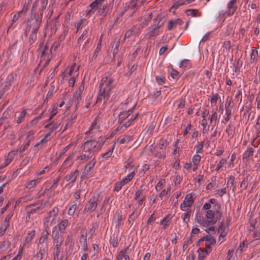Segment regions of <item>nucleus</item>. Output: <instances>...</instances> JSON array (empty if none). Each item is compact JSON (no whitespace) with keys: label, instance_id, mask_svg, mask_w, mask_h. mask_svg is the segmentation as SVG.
<instances>
[{"label":"nucleus","instance_id":"b1692460","mask_svg":"<svg viewBox=\"0 0 260 260\" xmlns=\"http://www.w3.org/2000/svg\"><path fill=\"white\" fill-rule=\"evenodd\" d=\"M195 220L199 224H200L201 226L205 227L206 229L208 228V223L206 219H204L199 212H198L196 213Z\"/></svg>","mask_w":260,"mask_h":260},{"label":"nucleus","instance_id":"0e129e2a","mask_svg":"<svg viewBox=\"0 0 260 260\" xmlns=\"http://www.w3.org/2000/svg\"><path fill=\"white\" fill-rule=\"evenodd\" d=\"M76 118V117L75 116H72L71 117V118L68 120L67 123H66V126L62 131L63 132L64 131L68 126H71L75 122Z\"/></svg>","mask_w":260,"mask_h":260},{"label":"nucleus","instance_id":"393cba45","mask_svg":"<svg viewBox=\"0 0 260 260\" xmlns=\"http://www.w3.org/2000/svg\"><path fill=\"white\" fill-rule=\"evenodd\" d=\"M46 254L47 252L45 248L41 246L38 252L31 257L30 260H41Z\"/></svg>","mask_w":260,"mask_h":260},{"label":"nucleus","instance_id":"58836bf2","mask_svg":"<svg viewBox=\"0 0 260 260\" xmlns=\"http://www.w3.org/2000/svg\"><path fill=\"white\" fill-rule=\"evenodd\" d=\"M126 183H127L123 179H121L119 182H116L114 185V190L118 191L121 189L122 187Z\"/></svg>","mask_w":260,"mask_h":260},{"label":"nucleus","instance_id":"a211bd4d","mask_svg":"<svg viewBox=\"0 0 260 260\" xmlns=\"http://www.w3.org/2000/svg\"><path fill=\"white\" fill-rule=\"evenodd\" d=\"M237 0H230L227 4L228 15H233L236 12L237 6L236 5Z\"/></svg>","mask_w":260,"mask_h":260},{"label":"nucleus","instance_id":"ea45409f","mask_svg":"<svg viewBox=\"0 0 260 260\" xmlns=\"http://www.w3.org/2000/svg\"><path fill=\"white\" fill-rule=\"evenodd\" d=\"M101 49V43H99L96 46V47L94 51L93 54L90 57V59L91 61H93L97 57L98 54Z\"/></svg>","mask_w":260,"mask_h":260},{"label":"nucleus","instance_id":"de8ad7c7","mask_svg":"<svg viewBox=\"0 0 260 260\" xmlns=\"http://www.w3.org/2000/svg\"><path fill=\"white\" fill-rule=\"evenodd\" d=\"M186 212L183 213L182 215V218L183 220V222L186 223H187L188 221L189 220V218L190 217V215L191 213V210H187L185 211Z\"/></svg>","mask_w":260,"mask_h":260},{"label":"nucleus","instance_id":"dca6fc26","mask_svg":"<svg viewBox=\"0 0 260 260\" xmlns=\"http://www.w3.org/2000/svg\"><path fill=\"white\" fill-rule=\"evenodd\" d=\"M52 238L54 243H62L63 241V235L62 234L59 233L58 231H57V226H54L53 228Z\"/></svg>","mask_w":260,"mask_h":260},{"label":"nucleus","instance_id":"bf43d9fd","mask_svg":"<svg viewBox=\"0 0 260 260\" xmlns=\"http://www.w3.org/2000/svg\"><path fill=\"white\" fill-rule=\"evenodd\" d=\"M129 117L128 115L125 112L120 113L118 118V122L122 123V122L125 120L127 118Z\"/></svg>","mask_w":260,"mask_h":260},{"label":"nucleus","instance_id":"72a5a7b5","mask_svg":"<svg viewBox=\"0 0 260 260\" xmlns=\"http://www.w3.org/2000/svg\"><path fill=\"white\" fill-rule=\"evenodd\" d=\"M179 67L180 68L185 70L190 68L191 64L189 60L185 59H183L180 62Z\"/></svg>","mask_w":260,"mask_h":260},{"label":"nucleus","instance_id":"69168bd1","mask_svg":"<svg viewBox=\"0 0 260 260\" xmlns=\"http://www.w3.org/2000/svg\"><path fill=\"white\" fill-rule=\"evenodd\" d=\"M201 157L200 155L197 154L193 156L192 158V162L193 164H200Z\"/></svg>","mask_w":260,"mask_h":260},{"label":"nucleus","instance_id":"c9c22d12","mask_svg":"<svg viewBox=\"0 0 260 260\" xmlns=\"http://www.w3.org/2000/svg\"><path fill=\"white\" fill-rule=\"evenodd\" d=\"M60 123L58 122L52 121L51 123L46 125V127L49 128L50 130V133L56 129L59 126Z\"/></svg>","mask_w":260,"mask_h":260},{"label":"nucleus","instance_id":"9b49d317","mask_svg":"<svg viewBox=\"0 0 260 260\" xmlns=\"http://www.w3.org/2000/svg\"><path fill=\"white\" fill-rule=\"evenodd\" d=\"M75 155V153L72 152L64 160L61 166L60 167L58 171L62 172L64 170L68 169L72 166L74 164L73 158Z\"/></svg>","mask_w":260,"mask_h":260},{"label":"nucleus","instance_id":"4be33fe9","mask_svg":"<svg viewBox=\"0 0 260 260\" xmlns=\"http://www.w3.org/2000/svg\"><path fill=\"white\" fill-rule=\"evenodd\" d=\"M95 156L94 154H85V153H81L80 155H79L77 159V161H79V163L81 164L84 162H89L91 160V159Z\"/></svg>","mask_w":260,"mask_h":260},{"label":"nucleus","instance_id":"4d7b16f0","mask_svg":"<svg viewBox=\"0 0 260 260\" xmlns=\"http://www.w3.org/2000/svg\"><path fill=\"white\" fill-rule=\"evenodd\" d=\"M134 161L133 158L129 157L125 162L124 168L127 169L133 168L134 165H132Z\"/></svg>","mask_w":260,"mask_h":260},{"label":"nucleus","instance_id":"412c9836","mask_svg":"<svg viewBox=\"0 0 260 260\" xmlns=\"http://www.w3.org/2000/svg\"><path fill=\"white\" fill-rule=\"evenodd\" d=\"M79 243L81 249L84 251H87L88 249V244L87 241V233L85 235H81L79 238Z\"/></svg>","mask_w":260,"mask_h":260},{"label":"nucleus","instance_id":"cd10ccee","mask_svg":"<svg viewBox=\"0 0 260 260\" xmlns=\"http://www.w3.org/2000/svg\"><path fill=\"white\" fill-rule=\"evenodd\" d=\"M54 213L52 212V210L49 212L46 217L44 218L43 220L44 225L45 227V231L48 230L49 229V222L50 218L53 217Z\"/></svg>","mask_w":260,"mask_h":260},{"label":"nucleus","instance_id":"a878e982","mask_svg":"<svg viewBox=\"0 0 260 260\" xmlns=\"http://www.w3.org/2000/svg\"><path fill=\"white\" fill-rule=\"evenodd\" d=\"M172 216L170 214L166 215L162 220H161L160 222V224L161 225L162 229L163 230H165L167 229L169 225L170 224L171 222Z\"/></svg>","mask_w":260,"mask_h":260},{"label":"nucleus","instance_id":"1a4fd4ad","mask_svg":"<svg viewBox=\"0 0 260 260\" xmlns=\"http://www.w3.org/2000/svg\"><path fill=\"white\" fill-rule=\"evenodd\" d=\"M100 201L101 199L99 197H92L86 205L84 210L90 212L94 211L96 208L98 203L100 202Z\"/></svg>","mask_w":260,"mask_h":260},{"label":"nucleus","instance_id":"2eb2a0df","mask_svg":"<svg viewBox=\"0 0 260 260\" xmlns=\"http://www.w3.org/2000/svg\"><path fill=\"white\" fill-rule=\"evenodd\" d=\"M78 174L79 171L78 170H76L75 171H71L69 174L67 175L64 177V180L66 181L70 182L68 185H72L75 182L78 176Z\"/></svg>","mask_w":260,"mask_h":260},{"label":"nucleus","instance_id":"37998d69","mask_svg":"<svg viewBox=\"0 0 260 260\" xmlns=\"http://www.w3.org/2000/svg\"><path fill=\"white\" fill-rule=\"evenodd\" d=\"M248 184V177L246 176L244 177L240 184V187L241 188V190L246 189L247 188Z\"/></svg>","mask_w":260,"mask_h":260},{"label":"nucleus","instance_id":"603ef678","mask_svg":"<svg viewBox=\"0 0 260 260\" xmlns=\"http://www.w3.org/2000/svg\"><path fill=\"white\" fill-rule=\"evenodd\" d=\"M217 113L216 111H214L213 112L211 116L209 118L210 120V124L215 125L216 123V121L217 120Z\"/></svg>","mask_w":260,"mask_h":260},{"label":"nucleus","instance_id":"f8f14e48","mask_svg":"<svg viewBox=\"0 0 260 260\" xmlns=\"http://www.w3.org/2000/svg\"><path fill=\"white\" fill-rule=\"evenodd\" d=\"M258 52L256 48L252 47L251 48V52L249 54L250 58L248 62V65H255L256 64L258 60Z\"/></svg>","mask_w":260,"mask_h":260},{"label":"nucleus","instance_id":"5fc2aeb1","mask_svg":"<svg viewBox=\"0 0 260 260\" xmlns=\"http://www.w3.org/2000/svg\"><path fill=\"white\" fill-rule=\"evenodd\" d=\"M219 98V95L218 93H214L212 92V95L210 100L211 104L216 105Z\"/></svg>","mask_w":260,"mask_h":260},{"label":"nucleus","instance_id":"f257e3e1","mask_svg":"<svg viewBox=\"0 0 260 260\" xmlns=\"http://www.w3.org/2000/svg\"><path fill=\"white\" fill-rule=\"evenodd\" d=\"M202 208L204 210L205 217L208 226L205 231L208 234L213 233L215 232L214 225L220 221L222 216L220 207L217 203L216 199L212 198L204 203Z\"/></svg>","mask_w":260,"mask_h":260},{"label":"nucleus","instance_id":"f3484780","mask_svg":"<svg viewBox=\"0 0 260 260\" xmlns=\"http://www.w3.org/2000/svg\"><path fill=\"white\" fill-rule=\"evenodd\" d=\"M142 3V2L140 0H132L125 4V10L129 9L136 10L141 5Z\"/></svg>","mask_w":260,"mask_h":260},{"label":"nucleus","instance_id":"423d86ee","mask_svg":"<svg viewBox=\"0 0 260 260\" xmlns=\"http://www.w3.org/2000/svg\"><path fill=\"white\" fill-rule=\"evenodd\" d=\"M100 125V120L96 117L92 122L88 130L85 133L86 135H90L92 134H95V135L97 134L98 136H100L101 133Z\"/></svg>","mask_w":260,"mask_h":260},{"label":"nucleus","instance_id":"a18cd8bd","mask_svg":"<svg viewBox=\"0 0 260 260\" xmlns=\"http://www.w3.org/2000/svg\"><path fill=\"white\" fill-rule=\"evenodd\" d=\"M26 111L25 110H22L20 113L18 117L16 122L18 124L21 123L22 122H23L24 120L25 117L26 115Z\"/></svg>","mask_w":260,"mask_h":260},{"label":"nucleus","instance_id":"a19ab883","mask_svg":"<svg viewBox=\"0 0 260 260\" xmlns=\"http://www.w3.org/2000/svg\"><path fill=\"white\" fill-rule=\"evenodd\" d=\"M138 113H137L134 116H133L128 121L124 123L122 126H123L125 128L128 127L132 124L134 121L138 117Z\"/></svg>","mask_w":260,"mask_h":260},{"label":"nucleus","instance_id":"20e7f679","mask_svg":"<svg viewBox=\"0 0 260 260\" xmlns=\"http://www.w3.org/2000/svg\"><path fill=\"white\" fill-rule=\"evenodd\" d=\"M42 20V13L41 14V16L37 18L36 20L35 23L32 29V32L29 36V42L32 44L37 39V32L41 25Z\"/></svg>","mask_w":260,"mask_h":260},{"label":"nucleus","instance_id":"09e8293b","mask_svg":"<svg viewBox=\"0 0 260 260\" xmlns=\"http://www.w3.org/2000/svg\"><path fill=\"white\" fill-rule=\"evenodd\" d=\"M144 17H145L144 19V21L145 22H142L143 25H142V27H143L144 25H146L147 24V23L150 21V20L152 18V13H150L149 12H146Z\"/></svg>","mask_w":260,"mask_h":260},{"label":"nucleus","instance_id":"e2e57ef3","mask_svg":"<svg viewBox=\"0 0 260 260\" xmlns=\"http://www.w3.org/2000/svg\"><path fill=\"white\" fill-rule=\"evenodd\" d=\"M9 223L4 221L1 227L0 234H1L2 235L4 234V233L6 232L9 226Z\"/></svg>","mask_w":260,"mask_h":260},{"label":"nucleus","instance_id":"680f3d73","mask_svg":"<svg viewBox=\"0 0 260 260\" xmlns=\"http://www.w3.org/2000/svg\"><path fill=\"white\" fill-rule=\"evenodd\" d=\"M77 204H74L72 205L69 208L68 211V213L70 216H73L74 215L75 212L77 209Z\"/></svg>","mask_w":260,"mask_h":260},{"label":"nucleus","instance_id":"9d476101","mask_svg":"<svg viewBox=\"0 0 260 260\" xmlns=\"http://www.w3.org/2000/svg\"><path fill=\"white\" fill-rule=\"evenodd\" d=\"M95 163V156H93V157L91 159V160L88 162L84 167L82 173V178L86 177L89 174L92 169L94 167Z\"/></svg>","mask_w":260,"mask_h":260},{"label":"nucleus","instance_id":"774afa93","mask_svg":"<svg viewBox=\"0 0 260 260\" xmlns=\"http://www.w3.org/2000/svg\"><path fill=\"white\" fill-rule=\"evenodd\" d=\"M222 47L224 50H226L227 52H229L231 47V42L230 41H224L223 43Z\"/></svg>","mask_w":260,"mask_h":260},{"label":"nucleus","instance_id":"f704fd0d","mask_svg":"<svg viewBox=\"0 0 260 260\" xmlns=\"http://www.w3.org/2000/svg\"><path fill=\"white\" fill-rule=\"evenodd\" d=\"M40 119V117H37L36 118L32 119L29 123L26 124L25 126L23 127V132L26 131L28 129L30 128L32 125L37 123Z\"/></svg>","mask_w":260,"mask_h":260},{"label":"nucleus","instance_id":"473e14b6","mask_svg":"<svg viewBox=\"0 0 260 260\" xmlns=\"http://www.w3.org/2000/svg\"><path fill=\"white\" fill-rule=\"evenodd\" d=\"M76 66L75 63H74L72 66H71L69 68V69H67L64 71V72L62 73L61 76L62 77V78L64 79L65 77L70 76L72 75L74 71V68Z\"/></svg>","mask_w":260,"mask_h":260},{"label":"nucleus","instance_id":"bb28decb","mask_svg":"<svg viewBox=\"0 0 260 260\" xmlns=\"http://www.w3.org/2000/svg\"><path fill=\"white\" fill-rule=\"evenodd\" d=\"M193 1L194 0H177L173 3L172 8L177 9L181 6L189 4Z\"/></svg>","mask_w":260,"mask_h":260},{"label":"nucleus","instance_id":"4c0bfd02","mask_svg":"<svg viewBox=\"0 0 260 260\" xmlns=\"http://www.w3.org/2000/svg\"><path fill=\"white\" fill-rule=\"evenodd\" d=\"M254 150V149L252 147H248L243 155V159L244 160L247 159L250 156L253 155Z\"/></svg>","mask_w":260,"mask_h":260},{"label":"nucleus","instance_id":"7ed1b4c3","mask_svg":"<svg viewBox=\"0 0 260 260\" xmlns=\"http://www.w3.org/2000/svg\"><path fill=\"white\" fill-rule=\"evenodd\" d=\"M102 145V144H99L98 141L92 140L87 141L84 143L83 149L85 152H90L91 153L90 154H91V153H93L95 151H98L100 149Z\"/></svg>","mask_w":260,"mask_h":260},{"label":"nucleus","instance_id":"052dcab7","mask_svg":"<svg viewBox=\"0 0 260 260\" xmlns=\"http://www.w3.org/2000/svg\"><path fill=\"white\" fill-rule=\"evenodd\" d=\"M35 235V231H31L27 234V235L25 238V241L26 243H28L31 241Z\"/></svg>","mask_w":260,"mask_h":260},{"label":"nucleus","instance_id":"338daca9","mask_svg":"<svg viewBox=\"0 0 260 260\" xmlns=\"http://www.w3.org/2000/svg\"><path fill=\"white\" fill-rule=\"evenodd\" d=\"M171 188L170 186L168 187L167 189H166V188L164 189L161 191V192L159 193V197L160 199H162V198L165 196L167 195L171 191Z\"/></svg>","mask_w":260,"mask_h":260},{"label":"nucleus","instance_id":"c756f323","mask_svg":"<svg viewBox=\"0 0 260 260\" xmlns=\"http://www.w3.org/2000/svg\"><path fill=\"white\" fill-rule=\"evenodd\" d=\"M143 191V185H141L139 188H137L134 194V200H137L139 198L143 197V196H146L144 195Z\"/></svg>","mask_w":260,"mask_h":260},{"label":"nucleus","instance_id":"4468645a","mask_svg":"<svg viewBox=\"0 0 260 260\" xmlns=\"http://www.w3.org/2000/svg\"><path fill=\"white\" fill-rule=\"evenodd\" d=\"M21 137L26 136L25 141L30 142L35 138V135L36 133V129L34 128H29L28 130L23 132V127L20 130Z\"/></svg>","mask_w":260,"mask_h":260},{"label":"nucleus","instance_id":"6e6552de","mask_svg":"<svg viewBox=\"0 0 260 260\" xmlns=\"http://www.w3.org/2000/svg\"><path fill=\"white\" fill-rule=\"evenodd\" d=\"M132 252V249L129 247L118 251L116 254V258L118 260H130L129 254Z\"/></svg>","mask_w":260,"mask_h":260},{"label":"nucleus","instance_id":"c03bdc74","mask_svg":"<svg viewBox=\"0 0 260 260\" xmlns=\"http://www.w3.org/2000/svg\"><path fill=\"white\" fill-rule=\"evenodd\" d=\"M110 243L113 247H116L118 243V239L117 236L113 234L110 239Z\"/></svg>","mask_w":260,"mask_h":260},{"label":"nucleus","instance_id":"13d9d810","mask_svg":"<svg viewBox=\"0 0 260 260\" xmlns=\"http://www.w3.org/2000/svg\"><path fill=\"white\" fill-rule=\"evenodd\" d=\"M226 162V159L222 158L219 162L217 164L215 168V171L218 172L223 166Z\"/></svg>","mask_w":260,"mask_h":260},{"label":"nucleus","instance_id":"864d4df0","mask_svg":"<svg viewBox=\"0 0 260 260\" xmlns=\"http://www.w3.org/2000/svg\"><path fill=\"white\" fill-rule=\"evenodd\" d=\"M167 144L168 142L166 140H160L158 143L159 149L166 151V148Z\"/></svg>","mask_w":260,"mask_h":260},{"label":"nucleus","instance_id":"3c124183","mask_svg":"<svg viewBox=\"0 0 260 260\" xmlns=\"http://www.w3.org/2000/svg\"><path fill=\"white\" fill-rule=\"evenodd\" d=\"M170 76L174 80H176L179 77V73L174 69H171L170 71Z\"/></svg>","mask_w":260,"mask_h":260},{"label":"nucleus","instance_id":"6ab92c4d","mask_svg":"<svg viewBox=\"0 0 260 260\" xmlns=\"http://www.w3.org/2000/svg\"><path fill=\"white\" fill-rule=\"evenodd\" d=\"M84 89V85L82 83L79 87L78 90L74 93L73 100L76 104H79L81 100L82 93Z\"/></svg>","mask_w":260,"mask_h":260},{"label":"nucleus","instance_id":"e433bc0d","mask_svg":"<svg viewBox=\"0 0 260 260\" xmlns=\"http://www.w3.org/2000/svg\"><path fill=\"white\" fill-rule=\"evenodd\" d=\"M115 147V144H113L111 147L110 149H109L108 151L102 154L101 155V156L104 159H107L108 158H109L110 156H111Z\"/></svg>","mask_w":260,"mask_h":260},{"label":"nucleus","instance_id":"79ce46f5","mask_svg":"<svg viewBox=\"0 0 260 260\" xmlns=\"http://www.w3.org/2000/svg\"><path fill=\"white\" fill-rule=\"evenodd\" d=\"M203 145V142H198L197 143L196 145L194 147V150L197 154L202 152Z\"/></svg>","mask_w":260,"mask_h":260},{"label":"nucleus","instance_id":"39448f33","mask_svg":"<svg viewBox=\"0 0 260 260\" xmlns=\"http://www.w3.org/2000/svg\"><path fill=\"white\" fill-rule=\"evenodd\" d=\"M194 200L191 193L187 194L185 198L180 205V208L182 211L191 210L190 208L192 206Z\"/></svg>","mask_w":260,"mask_h":260},{"label":"nucleus","instance_id":"ddd939ff","mask_svg":"<svg viewBox=\"0 0 260 260\" xmlns=\"http://www.w3.org/2000/svg\"><path fill=\"white\" fill-rule=\"evenodd\" d=\"M104 1V0H95L92 2L89 5L90 9L87 12L86 16L89 17L102 5Z\"/></svg>","mask_w":260,"mask_h":260},{"label":"nucleus","instance_id":"6e6d98bb","mask_svg":"<svg viewBox=\"0 0 260 260\" xmlns=\"http://www.w3.org/2000/svg\"><path fill=\"white\" fill-rule=\"evenodd\" d=\"M50 171V168L48 166L43 168L42 170H38L36 172V175L37 176V178L39 177L40 176H41L46 173H48Z\"/></svg>","mask_w":260,"mask_h":260},{"label":"nucleus","instance_id":"2f4dec72","mask_svg":"<svg viewBox=\"0 0 260 260\" xmlns=\"http://www.w3.org/2000/svg\"><path fill=\"white\" fill-rule=\"evenodd\" d=\"M41 177H38L37 179L27 181L25 184V187L27 188H31L35 186L41 181Z\"/></svg>","mask_w":260,"mask_h":260},{"label":"nucleus","instance_id":"c85d7f7f","mask_svg":"<svg viewBox=\"0 0 260 260\" xmlns=\"http://www.w3.org/2000/svg\"><path fill=\"white\" fill-rule=\"evenodd\" d=\"M52 212L54 213V214L53 215L52 219H51L50 223H49V226H53L54 224H55L58 221L57 219L58 216V209L57 207H54L52 209Z\"/></svg>","mask_w":260,"mask_h":260},{"label":"nucleus","instance_id":"7c9ffc66","mask_svg":"<svg viewBox=\"0 0 260 260\" xmlns=\"http://www.w3.org/2000/svg\"><path fill=\"white\" fill-rule=\"evenodd\" d=\"M63 252V249H53V257L54 260H62L63 255L61 254Z\"/></svg>","mask_w":260,"mask_h":260},{"label":"nucleus","instance_id":"0eeeda50","mask_svg":"<svg viewBox=\"0 0 260 260\" xmlns=\"http://www.w3.org/2000/svg\"><path fill=\"white\" fill-rule=\"evenodd\" d=\"M201 241H205V248L204 249L203 252H205L206 254L209 253L211 250V246L215 245L216 244V240L214 238L212 237H204L203 238L200 239Z\"/></svg>","mask_w":260,"mask_h":260},{"label":"nucleus","instance_id":"8fccbe9b","mask_svg":"<svg viewBox=\"0 0 260 260\" xmlns=\"http://www.w3.org/2000/svg\"><path fill=\"white\" fill-rule=\"evenodd\" d=\"M153 154L155 157L161 158L166 157V151L161 150H156L153 152Z\"/></svg>","mask_w":260,"mask_h":260},{"label":"nucleus","instance_id":"49530a36","mask_svg":"<svg viewBox=\"0 0 260 260\" xmlns=\"http://www.w3.org/2000/svg\"><path fill=\"white\" fill-rule=\"evenodd\" d=\"M14 154V152H10L8 155L7 158L5 159V162L2 165V168H4L8 166L12 161V157Z\"/></svg>","mask_w":260,"mask_h":260},{"label":"nucleus","instance_id":"f03ea898","mask_svg":"<svg viewBox=\"0 0 260 260\" xmlns=\"http://www.w3.org/2000/svg\"><path fill=\"white\" fill-rule=\"evenodd\" d=\"M115 83L111 77L105 76L103 77L99 85L100 91L98 96V100L104 99L107 101L111 94V90L115 87Z\"/></svg>","mask_w":260,"mask_h":260},{"label":"nucleus","instance_id":"aec40b11","mask_svg":"<svg viewBox=\"0 0 260 260\" xmlns=\"http://www.w3.org/2000/svg\"><path fill=\"white\" fill-rule=\"evenodd\" d=\"M69 225V222L68 219H64L61 220L57 225V229L59 233L63 234L65 232V230L66 228H67Z\"/></svg>","mask_w":260,"mask_h":260},{"label":"nucleus","instance_id":"5701e85b","mask_svg":"<svg viewBox=\"0 0 260 260\" xmlns=\"http://www.w3.org/2000/svg\"><path fill=\"white\" fill-rule=\"evenodd\" d=\"M14 75L12 74L9 75L4 84V90L5 91L9 89L10 87L14 83Z\"/></svg>","mask_w":260,"mask_h":260}]
</instances>
